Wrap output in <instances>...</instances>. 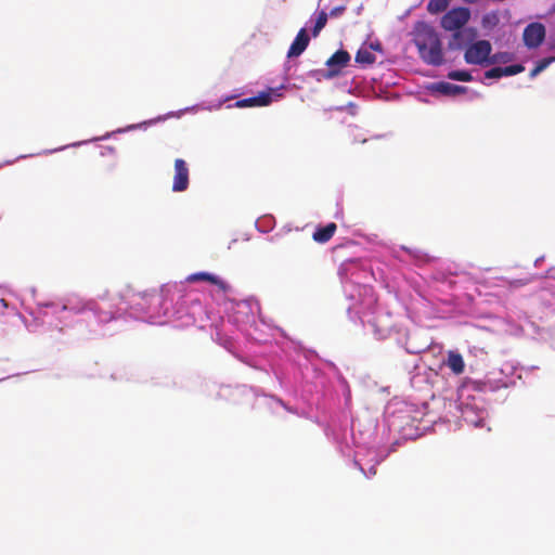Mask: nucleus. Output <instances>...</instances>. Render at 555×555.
<instances>
[{
    "label": "nucleus",
    "instance_id": "obj_16",
    "mask_svg": "<svg viewBox=\"0 0 555 555\" xmlns=\"http://www.w3.org/2000/svg\"><path fill=\"white\" fill-rule=\"evenodd\" d=\"M525 70V66L521 64H514L503 67L504 76H514Z\"/></svg>",
    "mask_w": 555,
    "mask_h": 555
},
{
    "label": "nucleus",
    "instance_id": "obj_20",
    "mask_svg": "<svg viewBox=\"0 0 555 555\" xmlns=\"http://www.w3.org/2000/svg\"><path fill=\"white\" fill-rule=\"evenodd\" d=\"M256 102H257L256 98L251 96V98H247V99L237 101L235 105L237 107H251V106H257Z\"/></svg>",
    "mask_w": 555,
    "mask_h": 555
},
{
    "label": "nucleus",
    "instance_id": "obj_13",
    "mask_svg": "<svg viewBox=\"0 0 555 555\" xmlns=\"http://www.w3.org/2000/svg\"><path fill=\"white\" fill-rule=\"evenodd\" d=\"M356 62L370 65L375 62V55L367 48H361L356 54Z\"/></svg>",
    "mask_w": 555,
    "mask_h": 555
},
{
    "label": "nucleus",
    "instance_id": "obj_12",
    "mask_svg": "<svg viewBox=\"0 0 555 555\" xmlns=\"http://www.w3.org/2000/svg\"><path fill=\"white\" fill-rule=\"evenodd\" d=\"M452 0H429L427 3V11L430 14H439L444 12Z\"/></svg>",
    "mask_w": 555,
    "mask_h": 555
},
{
    "label": "nucleus",
    "instance_id": "obj_7",
    "mask_svg": "<svg viewBox=\"0 0 555 555\" xmlns=\"http://www.w3.org/2000/svg\"><path fill=\"white\" fill-rule=\"evenodd\" d=\"M186 281L190 283H195V282H201V281L208 282L210 284L218 286L219 289H221L223 293H227L230 289V286L223 280H221L217 275L208 273V272H196V273L190 274L186 278Z\"/></svg>",
    "mask_w": 555,
    "mask_h": 555
},
{
    "label": "nucleus",
    "instance_id": "obj_2",
    "mask_svg": "<svg viewBox=\"0 0 555 555\" xmlns=\"http://www.w3.org/2000/svg\"><path fill=\"white\" fill-rule=\"evenodd\" d=\"M470 15L468 8H453L441 17L440 25L444 30L454 31L452 38L459 40L462 37L459 30L468 23Z\"/></svg>",
    "mask_w": 555,
    "mask_h": 555
},
{
    "label": "nucleus",
    "instance_id": "obj_14",
    "mask_svg": "<svg viewBox=\"0 0 555 555\" xmlns=\"http://www.w3.org/2000/svg\"><path fill=\"white\" fill-rule=\"evenodd\" d=\"M328 15L326 12L321 11L317 17L314 27L312 29V36L317 37L319 36L320 31L325 27L327 23Z\"/></svg>",
    "mask_w": 555,
    "mask_h": 555
},
{
    "label": "nucleus",
    "instance_id": "obj_1",
    "mask_svg": "<svg viewBox=\"0 0 555 555\" xmlns=\"http://www.w3.org/2000/svg\"><path fill=\"white\" fill-rule=\"evenodd\" d=\"M413 42L420 57L428 65L440 66L444 62L442 42L436 29L425 23L417 22L413 28Z\"/></svg>",
    "mask_w": 555,
    "mask_h": 555
},
{
    "label": "nucleus",
    "instance_id": "obj_8",
    "mask_svg": "<svg viewBox=\"0 0 555 555\" xmlns=\"http://www.w3.org/2000/svg\"><path fill=\"white\" fill-rule=\"evenodd\" d=\"M310 38L306 28H301L295 37L287 52L288 57L299 56L308 47Z\"/></svg>",
    "mask_w": 555,
    "mask_h": 555
},
{
    "label": "nucleus",
    "instance_id": "obj_19",
    "mask_svg": "<svg viewBox=\"0 0 555 555\" xmlns=\"http://www.w3.org/2000/svg\"><path fill=\"white\" fill-rule=\"evenodd\" d=\"M553 62H555V56H548V57H545V59H542L540 60L537 64H535V67L540 70V72H543L545 68L548 67V65H551Z\"/></svg>",
    "mask_w": 555,
    "mask_h": 555
},
{
    "label": "nucleus",
    "instance_id": "obj_21",
    "mask_svg": "<svg viewBox=\"0 0 555 555\" xmlns=\"http://www.w3.org/2000/svg\"><path fill=\"white\" fill-rule=\"evenodd\" d=\"M345 10H346L345 5L335 7L330 11V13L327 15H330L331 17H337V16L341 15L345 12Z\"/></svg>",
    "mask_w": 555,
    "mask_h": 555
},
{
    "label": "nucleus",
    "instance_id": "obj_18",
    "mask_svg": "<svg viewBox=\"0 0 555 555\" xmlns=\"http://www.w3.org/2000/svg\"><path fill=\"white\" fill-rule=\"evenodd\" d=\"M503 76V67H493L485 73V77L489 79L501 78Z\"/></svg>",
    "mask_w": 555,
    "mask_h": 555
},
{
    "label": "nucleus",
    "instance_id": "obj_5",
    "mask_svg": "<svg viewBox=\"0 0 555 555\" xmlns=\"http://www.w3.org/2000/svg\"><path fill=\"white\" fill-rule=\"evenodd\" d=\"M189 167L184 159L175 160L173 192H183L189 188Z\"/></svg>",
    "mask_w": 555,
    "mask_h": 555
},
{
    "label": "nucleus",
    "instance_id": "obj_3",
    "mask_svg": "<svg viewBox=\"0 0 555 555\" xmlns=\"http://www.w3.org/2000/svg\"><path fill=\"white\" fill-rule=\"evenodd\" d=\"M492 47L488 40H478L475 43L470 44L464 54V59L468 64L480 65L485 62L494 63L498 61V55H494L491 60L489 55L491 53Z\"/></svg>",
    "mask_w": 555,
    "mask_h": 555
},
{
    "label": "nucleus",
    "instance_id": "obj_24",
    "mask_svg": "<svg viewBox=\"0 0 555 555\" xmlns=\"http://www.w3.org/2000/svg\"><path fill=\"white\" fill-rule=\"evenodd\" d=\"M462 1L465 2V3L472 4V3L478 2L479 0H462Z\"/></svg>",
    "mask_w": 555,
    "mask_h": 555
},
{
    "label": "nucleus",
    "instance_id": "obj_15",
    "mask_svg": "<svg viewBox=\"0 0 555 555\" xmlns=\"http://www.w3.org/2000/svg\"><path fill=\"white\" fill-rule=\"evenodd\" d=\"M448 78L464 82L473 80V76L466 70H452L448 74Z\"/></svg>",
    "mask_w": 555,
    "mask_h": 555
},
{
    "label": "nucleus",
    "instance_id": "obj_10",
    "mask_svg": "<svg viewBox=\"0 0 555 555\" xmlns=\"http://www.w3.org/2000/svg\"><path fill=\"white\" fill-rule=\"evenodd\" d=\"M434 90L444 95H457L466 92V87L441 81L434 85Z\"/></svg>",
    "mask_w": 555,
    "mask_h": 555
},
{
    "label": "nucleus",
    "instance_id": "obj_17",
    "mask_svg": "<svg viewBox=\"0 0 555 555\" xmlns=\"http://www.w3.org/2000/svg\"><path fill=\"white\" fill-rule=\"evenodd\" d=\"M256 105L257 106H266L271 103L272 95L271 92H261L260 94L256 95Z\"/></svg>",
    "mask_w": 555,
    "mask_h": 555
},
{
    "label": "nucleus",
    "instance_id": "obj_25",
    "mask_svg": "<svg viewBox=\"0 0 555 555\" xmlns=\"http://www.w3.org/2000/svg\"><path fill=\"white\" fill-rule=\"evenodd\" d=\"M371 473L376 474V469L375 468L371 469Z\"/></svg>",
    "mask_w": 555,
    "mask_h": 555
},
{
    "label": "nucleus",
    "instance_id": "obj_4",
    "mask_svg": "<svg viewBox=\"0 0 555 555\" xmlns=\"http://www.w3.org/2000/svg\"><path fill=\"white\" fill-rule=\"evenodd\" d=\"M545 38V27L543 24L534 22L526 26L522 34L524 43L529 49L538 48Z\"/></svg>",
    "mask_w": 555,
    "mask_h": 555
},
{
    "label": "nucleus",
    "instance_id": "obj_23",
    "mask_svg": "<svg viewBox=\"0 0 555 555\" xmlns=\"http://www.w3.org/2000/svg\"><path fill=\"white\" fill-rule=\"evenodd\" d=\"M0 304H1V306H2V307H4V308H5V307H8V302H7V300H5V299H3V298H1V299H0Z\"/></svg>",
    "mask_w": 555,
    "mask_h": 555
},
{
    "label": "nucleus",
    "instance_id": "obj_9",
    "mask_svg": "<svg viewBox=\"0 0 555 555\" xmlns=\"http://www.w3.org/2000/svg\"><path fill=\"white\" fill-rule=\"evenodd\" d=\"M336 229H337L336 223L331 222L323 228L317 229L314 231L312 237L318 243H321V244L326 243L333 237V235L336 232Z\"/></svg>",
    "mask_w": 555,
    "mask_h": 555
},
{
    "label": "nucleus",
    "instance_id": "obj_6",
    "mask_svg": "<svg viewBox=\"0 0 555 555\" xmlns=\"http://www.w3.org/2000/svg\"><path fill=\"white\" fill-rule=\"evenodd\" d=\"M350 55L345 50L336 51L327 61L326 66L328 72L325 75L326 78H332L340 74L341 69L348 65Z\"/></svg>",
    "mask_w": 555,
    "mask_h": 555
},
{
    "label": "nucleus",
    "instance_id": "obj_11",
    "mask_svg": "<svg viewBox=\"0 0 555 555\" xmlns=\"http://www.w3.org/2000/svg\"><path fill=\"white\" fill-rule=\"evenodd\" d=\"M447 365L456 375L462 374L465 369L463 357L454 351L448 353Z\"/></svg>",
    "mask_w": 555,
    "mask_h": 555
},
{
    "label": "nucleus",
    "instance_id": "obj_22",
    "mask_svg": "<svg viewBox=\"0 0 555 555\" xmlns=\"http://www.w3.org/2000/svg\"><path fill=\"white\" fill-rule=\"evenodd\" d=\"M541 72L534 66V68L531 69L529 76L530 78H534L535 76H538Z\"/></svg>",
    "mask_w": 555,
    "mask_h": 555
}]
</instances>
